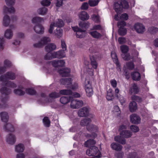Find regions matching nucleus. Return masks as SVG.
Segmentation results:
<instances>
[{"label": "nucleus", "instance_id": "obj_1", "mask_svg": "<svg viewBox=\"0 0 158 158\" xmlns=\"http://www.w3.org/2000/svg\"><path fill=\"white\" fill-rule=\"evenodd\" d=\"M3 82L2 84V85L4 86L2 87L0 89L1 92L2 94L7 95L10 94L11 93V89L6 87L5 86L13 88L16 87V84L13 82L7 81L6 82Z\"/></svg>", "mask_w": 158, "mask_h": 158}, {"label": "nucleus", "instance_id": "obj_2", "mask_svg": "<svg viewBox=\"0 0 158 158\" xmlns=\"http://www.w3.org/2000/svg\"><path fill=\"white\" fill-rule=\"evenodd\" d=\"M114 6L115 10L118 13L122 12L123 8L127 9L129 7L128 2L126 0H121L115 2Z\"/></svg>", "mask_w": 158, "mask_h": 158}, {"label": "nucleus", "instance_id": "obj_3", "mask_svg": "<svg viewBox=\"0 0 158 158\" xmlns=\"http://www.w3.org/2000/svg\"><path fill=\"white\" fill-rule=\"evenodd\" d=\"M86 154L89 156H94L96 158H100L102 154L98 148L95 146L91 147L86 152Z\"/></svg>", "mask_w": 158, "mask_h": 158}, {"label": "nucleus", "instance_id": "obj_4", "mask_svg": "<svg viewBox=\"0 0 158 158\" xmlns=\"http://www.w3.org/2000/svg\"><path fill=\"white\" fill-rule=\"evenodd\" d=\"M16 78L15 73L10 72H7L4 75H1L0 77V81L2 82H6L9 79L14 80Z\"/></svg>", "mask_w": 158, "mask_h": 158}, {"label": "nucleus", "instance_id": "obj_5", "mask_svg": "<svg viewBox=\"0 0 158 158\" xmlns=\"http://www.w3.org/2000/svg\"><path fill=\"white\" fill-rule=\"evenodd\" d=\"M73 31L76 32V35L77 37L78 38H84L85 35V30L82 29L78 26L72 27Z\"/></svg>", "mask_w": 158, "mask_h": 158}, {"label": "nucleus", "instance_id": "obj_6", "mask_svg": "<svg viewBox=\"0 0 158 158\" xmlns=\"http://www.w3.org/2000/svg\"><path fill=\"white\" fill-rule=\"evenodd\" d=\"M85 88L87 96L91 97L93 94V90L91 84L89 80L85 79Z\"/></svg>", "mask_w": 158, "mask_h": 158}, {"label": "nucleus", "instance_id": "obj_7", "mask_svg": "<svg viewBox=\"0 0 158 158\" xmlns=\"http://www.w3.org/2000/svg\"><path fill=\"white\" fill-rule=\"evenodd\" d=\"M50 41V39L49 37H44L38 43L34 44L33 46L36 48H41Z\"/></svg>", "mask_w": 158, "mask_h": 158}, {"label": "nucleus", "instance_id": "obj_8", "mask_svg": "<svg viewBox=\"0 0 158 158\" xmlns=\"http://www.w3.org/2000/svg\"><path fill=\"white\" fill-rule=\"evenodd\" d=\"M89 113V108L87 107H83L79 110L78 115L80 117H86L88 116Z\"/></svg>", "mask_w": 158, "mask_h": 158}, {"label": "nucleus", "instance_id": "obj_9", "mask_svg": "<svg viewBox=\"0 0 158 158\" xmlns=\"http://www.w3.org/2000/svg\"><path fill=\"white\" fill-rule=\"evenodd\" d=\"M83 103L82 100H72L71 102V106L73 109L79 108L82 106Z\"/></svg>", "mask_w": 158, "mask_h": 158}, {"label": "nucleus", "instance_id": "obj_10", "mask_svg": "<svg viewBox=\"0 0 158 158\" xmlns=\"http://www.w3.org/2000/svg\"><path fill=\"white\" fill-rule=\"evenodd\" d=\"M130 122L133 124H138L140 123L141 118L136 114H133L130 116Z\"/></svg>", "mask_w": 158, "mask_h": 158}, {"label": "nucleus", "instance_id": "obj_11", "mask_svg": "<svg viewBox=\"0 0 158 158\" xmlns=\"http://www.w3.org/2000/svg\"><path fill=\"white\" fill-rule=\"evenodd\" d=\"M70 70L68 68H61L60 69L58 72L62 77H66L69 76Z\"/></svg>", "mask_w": 158, "mask_h": 158}, {"label": "nucleus", "instance_id": "obj_12", "mask_svg": "<svg viewBox=\"0 0 158 158\" xmlns=\"http://www.w3.org/2000/svg\"><path fill=\"white\" fill-rule=\"evenodd\" d=\"M134 28L136 31L138 33H142L145 31L144 26L143 24L139 23H135L134 26Z\"/></svg>", "mask_w": 158, "mask_h": 158}, {"label": "nucleus", "instance_id": "obj_13", "mask_svg": "<svg viewBox=\"0 0 158 158\" xmlns=\"http://www.w3.org/2000/svg\"><path fill=\"white\" fill-rule=\"evenodd\" d=\"M52 65L55 67H60L63 66L65 64L64 60H54L52 61Z\"/></svg>", "mask_w": 158, "mask_h": 158}, {"label": "nucleus", "instance_id": "obj_14", "mask_svg": "<svg viewBox=\"0 0 158 158\" xmlns=\"http://www.w3.org/2000/svg\"><path fill=\"white\" fill-rule=\"evenodd\" d=\"M34 30L37 33L42 34L44 32V28L40 24H37L34 28Z\"/></svg>", "mask_w": 158, "mask_h": 158}, {"label": "nucleus", "instance_id": "obj_15", "mask_svg": "<svg viewBox=\"0 0 158 158\" xmlns=\"http://www.w3.org/2000/svg\"><path fill=\"white\" fill-rule=\"evenodd\" d=\"M72 79L71 78H62L60 80V82L62 84L66 85L67 88H70L72 83Z\"/></svg>", "mask_w": 158, "mask_h": 158}, {"label": "nucleus", "instance_id": "obj_16", "mask_svg": "<svg viewBox=\"0 0 158 158\" xmlns=\"http://www.w3.org/2000/svg\"><path fill=\"white\" fill-rule=\"evenodd\" d=\"M53 56L55 58H62L65 57L64 51L60 50L53 53Z\"/></svg>", "mask_w": 158, "mask_h": 158}, {"label": "nucleus", "instance_id": "obj_17", "mask_svg": "<svg viewBox=\"0 0 158 158\" xmlns=\"http://www.w3.org/2000/svg\"><path fill=\"white\" fill-rule=\"evenodd\" d=\"M6 140L8 143L12 145L15 142V135L11 133H10L8 136H7Z\"/></svg>", "mask_w": 158, "mask_h": 158}, {"label": "nucleus", "instance_id": "obj_18", "mask_svg": "<svg viewBox=\"0 0 158 158\" xmlns=\"http://www.w3.org/2000/svg\"><path fill=\"white\" fill-rule=\"evenodd\" d=\"M79 17L80 19L82 21L87 20L89 19V16L85 11H82L80 13Z\"/></svg>", "mask_w": 158, "mask_h": 158}, {"label": "nucleus", "instance_id": "obj_19", "mask_svg": "<svg viewBox=\"0 0 158 158\" xmlns=\"http://www.w3.org/2000/svg\"><path fill=\"white\" fill-rule=\"evenodd\" d=\"M129 93L131 94H136L139 92V89L137 85L135 83L133 84L132 86L130 87Z\"/></svg>", "mask_w": 158, "mask_h": 158}, {"label": "nucleus", "instance_id": "obj_20", "mask_svg": "<svg viewBox=\"0 0 158 158\" xmlns=\"http://www.w3.org/2000/svg\"><path fill=\"white\" fill-rule=\"evenodd\" d=\"M120 135L124 138H128L131 137L132 135V132L130 131L125 130L120 133Z\"/></svg>", "mask_w": 158, "mask_h": 158}, {"label": "nucleus", "instance_id": "obj_21", "mask_svg": "<svg viewBox=\"0 0 158 158\" xmlns=\"http://www.w3.org/2000/svg\"><path fill=\"white\" fill-rule=\"evenodd\" d=\"M129 107V110L131 112L135 111L138 107L136 103L134 101H132L130 103Z\"/></svg>", "mask_w": 158, "mask_h": 158}, {"label": "nucleus", "instance_id": "obj_22", "mask_svg": "<svg viewBox=\"0 0 158 158\" xmlns=\"http://www.w3.org/2000/svg\"><path fill=\"white\" fill-rule=\"evenodd\" d=\"M56 48V46L53 43L48 44L45 47L46 51L48 52H50L55 50Z\"/></svg>", "mask_w": 158, "mask_h": 158}, {"label": "nucleus", "instance_id": "obj_23", "mask_svg": "<svg viewBox=\"0 0 158 158\" xmlns=\"http://www.w3.org/2000/svg\"><path fill=\"white\" fill-rule=\"evenodd\" d=\"M110 147L112 149L116 151H120L123 148L121 145L116 143H112L110 145Z\"/></svg>", "mask_w": 158, "mask_h": 158}, {"label": "nucleus", "instance_id": "obj_24", "mask_svg": "<svg viewBox=\"0 0 158 158\" xmlns=\"http://www.w3.org/2000/svg\"><path fill=\"white\" fill-rule=\"evenodd\" d=\"M89 58L91 65L94 69H96L98 66L96 58L93 56H90Z\"/></svg>", "mask_w": 158, "mask_h": 158}, {"label": "nucleus", "instance_id": "obj_25", "mask_svg": "<svg viewBox=\"0 0 158 158\" xmlns=\"http://www.w3.org/2000/svg\"><path fill=\"white\" fill-rule=\"evenodd\" d=\"M90 23L88 22H85L83 21H80L79 23V26L81 28L84 30H86L89 27Z\"/></svg>", "mask_w": 158, "mask_h": 158}, {"label": "nucleus", "instance_id": "obj_26", "mask_svg": "<svg viewBox=\"0 0 158 158\" xmlns=\"http://www.w3.org/2000/svg\"><path fill=\"white\" fill-rule=\"evenodd\" d=\"M72 97L69 96H63L60 99V102L64 104H65L69 102L71 99Z\"/></svg>", "mask_w": 158, "mask_h": 158}, {"label": "nucleus", "instance_id": "obj_27", "mask_svg": "<svg viewBox=\"0 0 158 158\" xmlns=\"http://www.w3.org/2000/svg\"><path fill=\"white\" fill-rule=\"evenodd\" d=\"M131 77L133 80L139 81L140 79L141 75L138 72H134L131 73Z\"/></svg>", "mask_w": 158, "mask_h": 158}, {"label": "nucleus", "instance_id": "obj_28", "mask_svg": "<svg viewBox=\"0 0 158 158\" xmlns=\"http://www.w3.org/2000/svg\"><path fill=\"white\" fill-rule=\"evenodd\" d=\"M114 140L122 144L123 145L126 144V139L121 135L115 136Z\"/></svg>", "mask_w": 158, "mask_h": 158}, {"label": "nucleus", "instance_id": "obj_29", "mask_svg": "<svg viewBox=\"0 0 158 158\" xmlns=\"http://www.w3.org/2000/svg\"><path fill=\"white\" fill-rule=\"evenodd\" d=\"M1 119L2 121L6 123L8 121L9 116L8 113L6 112H2L0 113Z\"/></svg>", "mask_w": 158, "mask_h": 158}, {"label": "nucleus", "instance_id": "obj_30", "mask_svg": "<svg viewBox=\"0 0 158 158\" xmlns=\"http://www.w3.org/2000/svg\"><path fill=\"white\" fill-rule=\"evenodd\" d=\"M91 122V120L90 118H84L81 120L80 124L82 126H87Z\"/></svg>", "mask_w": 158, "mask_h": 158}, {"label": "nucleus", "instance_id": "obj_31", "mask_svg": "<svg viewBox=\"0 0 158 158\" xmlns=\"http://www.w3.org/2000/svg\"><path fill=\"white\" fill-rule=\"evenodd\" d=\"M89 33L93 38L97 39H99L102 36V35L101 34L95 31H91Z\"/></svg>", "mask_w": 158, "mask_h": 158}, {"label": "nucleus", "instance_id": "obj_32", "mask_svg": "<svg viewBox=\"0 0 158 158\" xmlns=\"http://www.w3.org/2000/svg\"><path fill=\"white\" fill-rule=\"evenodd\" d=\"M95 143V141L93 139H89L85 142V146L89 148L91 147L95 146L94 145Z\"/></svg>", "mask_w": 158, "mask_h": 158}, {"label": "nucleus", "instance_id": "obj_33", "mask_svg": "<svg viewBox=\"0 0 158 158\" xmlns=\"http://www.w3.org/2000/svg\"><path fill=\"white\" fill-rule=\"evenodd\" d=\"M24 149V146L22 143H19L15 146V150L17 152H22Z\"/></svg>", "mask_w": 158, "mask_h": 158}, {"label": "nucleus", "instance_id": "obj_34", "mask_svg": "<svg viewBox=\"0 0 158 158\" xmlns=\"http://www.w3.org/2000/svg\"><path fill=\"white\" fill-rule=\"evenodd\" d=\"M13 35V34L11 29H7L5 32V36L8 39H11Z\"/></svg>", "mask_w": 158, "mask_h": 158}, {"label": "nucleus", "instance_id": "obj_35", "mask_svg": "<svg viewBox=\"0 0 158 158\" xmlns=\"http://www.w3.org/2000/svg\"><path fill=\"white\" fill-rule=\"evenodd\" d=\"M10 21V19L8 15H5L3 19V23L4 26L7 27L9 24Z\"/></svg>", "mask_w": 158, "mask_h": 158}, {"label": "nucleus", "instance_id": "obj_36", "mask_svg": "<svg viewBox=\"0 0 158 158\" xmlns=\"http://www.w3.org/2000/svg\"><path fill=\"white\" fill-rule=\"evenodd\" d=\"M73 93L72 91L70 89H65L60 90L59 92L60 94L62 95H71Z\"/></svg>", "mask_w": 158, "mask_h": 158}, {"label": "nucleus", "instance_id": "obj_37", "mask_svg": "<svg viewBox=\"0 0 158 158\" xmlns=\"http://www.w3.org/2000/svg\"><path fill=\"white\" fill-rule=\"evenodd\" d=\"M4 128L5 130L7 131L13 132L14 131V129L13 126L10 123H8L5 125Z\"/></svg>", "mask_w": 158, "mask_h": 158}, {"label": "nucleus", "instance_id": "obj_38", "mask_svg": "<svg viewBox=\"0 0 158 158\" xmlns=\"http://www.w3.org/2000/svg\"><path fill=\"white\" fill-rule=\"evenodd\" d=\"M15 10L13 7H11L9 8L6 6H4L3 7V11L4 13H6L9 12V13H14L15 12Z\"/></svg>", "mask_w": 158, "mask_h": 158}, {"label": "nucleus", "instance_id": "obj_39", "mask_svg": "<svg viewBox=\"0 0 158 158\" xmlns=\"http://www.w3.org/2000/svg\"><path fill=\"white\" fill-rule=\"evenodd\" d=\"M111 56L113 59L114 62L116 64V66L118 67H120V64L119 62L116 54L115 53L111 54Z\"/></svg>", "mask_w": 158, "mask_h": 158}, {"label": "nucleus", "instance_id": "obj_40", "mask_svg": "<svg viewBox=\"0 0 158 158\" xmlns=\"http://www.w3.org/2000/svg\"><path fill=\"white\" fill-rule=\"evenodd\" d=\"M43 121L45 127H49L50 126V121L48 117H44L43 119Z\"/></svg>", "mask_w": 158, "mask_h": 158}, {"label": "nucleus", "instance_id": "obj_41", "mask_svg": "<svg viewBox=\"0 0 158 158\" xmlns=\"http://www.w3.org/2000/svg\"><path fill=\"white\" fill-rule=\"evenodd\" d=\"M118 32L119 35L124 36L127 33V30L126 28H119Z\"/></svg>", "mask_w": 158, "mask_h": 158}, {"label": "nucleus", "instance_id": "obj_42", "mask_svg": "<svg viewBox=\"0 0 158 158\" xmlns=\"http://www.w3.org/2000/svg\"><path fill=\"white\" fill-rule=\"evenodd\" d=\"M47 11V9L44 7L40 8L37 10L38 13L39 14L43 15L45 14Z\"/></svg>", "mask_w": 158, "mask_h": 158}, {"label": "nucleus", "instance_id": "obj_43", "mask_svg": "<svg viewBox=\"0 0 158 158\" xmlns=\"http://www.w3.org/2000/svg\"><path fill=\"white\" fill-rule=\"evenodd\" d=\"M43 21L42 18L39 17H35L33 18L32 19V23H39Z\"/></svg>", "mask_w": 158, "mask_h": 158}, {"label": "nucleus", "instance_id": "obj_44", "mask_svg": "<svg viewBox=\"0 0 158 158\" xmlns=\"http://www.w3.org/2000/svg\"><path fill=\"white\" fill-rule=\"evenodd\" d=\"M63 30L60 27L57 28L55 32V35L57 36L58 37L60 38L61 37L62 35Z\"/></svg>", "mask_w": 158, "mask_h": 158}, {"label": "nucleus", "instance_id": "obj_45", "mask_svg": "<svg viewBox=\"0 0 158 158\" xmlns=\"http://www.w3.org/2000/svg\"><path fill=\"white\" fill-rule=\"evenodd\" d=\"M14 92L15 94L19 96L23 95L25 94L24 91L20 89H14Z\"/></svg>", "mask_w": 158, "mask_h": 158}, {"label": "nucleus", "instance_id": "obj_46", "mask_svg": "<svg viewBox=\"0 0 158 158\" xmlns=\"http://www.w3.org/2000/svg\"><path fill=\"white\" fill-rule=\"evenodd\" d=\"M64 23L62 19H58L56 21L55 25V26L60 28L62 27L64 25Z\"/></svg>", "mask_w": 158, "mask_h": 158}, {"label": "nucleus", "instance_id": "obj_47", "mask_svg": "<svg viewBox=\"0 0 158 158\" xmlns=\"http://www.w3.org/2000/svg\"><path fill=\"white\" fill-rule=\"evenodd\" d=\"M41 96L42 97L44 98L38 100L37 101V102L39 103L43 104L45 102L46 100L47 99L46 95L45 94L42 93L41 94Z\"/></svg>", "mask_w": 158, "mask_h": 158}, {"label": "nucleus", "instance_id": "obj_48", "mask_svg": "<svg viewBox=\"0 0 158 158\" xmlns=\"http://www.w3.org/2000/svg\"><path fill=\"white\" fill-rule=\"evenodd\" d=\"M87 129L89 131H94L97 130V127L95 125L91 124L87 126Z\"/></svg>", "mask_w": 158, "mask_h": 158}, {"label": "nucleus", "instance_id": "obj_49", "mask_svg": "<svg viewBox=\"0 0 158 158\" xmlns=\"http://www.w3.org/2000/svg\"><path fill=\"white\" fill-rule=\"evenodd\" d=\"M120 49L123 54L128 53L129 51L128 47L126 45H122L120 47Z\"/></svg>", "mask_w": 158, "mask_h": 158}, {"label": "nucleus", "instance_id": "obj_50", "mask_svg": "<svg viewBox=\"0 0 158 158\" xmlns=\"http://www.w3.org/2000/svg\"><path fill=\"white\" fill-rule=\"evenodd\" d=\"M99 2L98 0H89L88 3L90 6H94L98 4Z\"/></svg>", "mask_w": 158, "mask_h": 158}, {"label": "nucleus", "instance_id": "obj_51", "mask_svg": "<svg viewBox=\"0 0 158 158\" xmlns=\"http://www.w3.org/2000/svg\"><path fill=\"white\" fill-rule=\"evenodd\" d=\"M131 98L133 101H135L138 102H140L142 101V98L137 95H133Z\"/></svg>", "mask_w": 158, "mask_h": 158}, {"label": "nucleus", "instance_id": "obj_52", "mask_svg": "<svg viewBox=\"0 0 158 158\" xmlns=\"http://www.w3.org/2000/svg\"><path fill=\"white\" fill-rule=\"evenodd\" d=\"M115 96L118 99H119L122 105H123V103H125L126 100L123 96L121 95H118V94H116Z\"/></svg>", "mask_w": 158, "mask_h": 158}, {"label": "nucleus", "instance_id": "obj_53", "mask_svg": "<svg viewBox=\"0 0 158 158\" xmlns=\"http://www.w3.org/2000/svg\"><path fill=\"white\" fill-rule=\"evenodd\" d=\"M7 99L6 97L2 98L1 102L2 104L0 103V108H4L6 107V105L5 104V103L7 101Z\"/></svg>", "mask_w": 158, "mask_h": 158}, {"label": "nucleus", "instance_id": "obj_54", "mask_svg": "<svg viewBox=\"0 0 158 158\" xmlns=\"http://www.w3.org/2000/svg\"><path fill=\"white\" fill-rule=\"evenodd\" d=\"M26 91L27 94L31 95H34L36 94V91L33 89L28 88Z\"/></svg>", "mask_w": 158, "mask_h": 158}, {"label": "nucleus", "instance_id": "obj_55", "mask_svg": "<svg viewBox=\"0 0 158 158\" xmlns=\"http://www.w3.org/2000/svg\"><path fill=\"white\" fill-rule=\"evenodd\" d=\"M121 56L125 60H128L130 59V55L129 53L122 54Z\"/></svg>", "mask_w": 158, "mask_h": 158}, {"label": "nucleus", "instance_id": "obj_56", "mask_svg": "<svg viewBox=\"0 0 158 158\" xmlns=\"http://www.w3.org/2000/svg\"><path fill=\"white\" fill-rule=\"evenodd\" d=\"M54 56H53V53L52 54L50 52H48L45 56L44 58L46 60H51L53 58H54Z\"/></svg>", "mask_w": 158, "mask_h": 158}, {"label": "nucleus", "instance_id": "obj_57", "mask_svg": "<svg viewBox=\"0 0 158 158\" xmlns=\"http://www.w3.org/2000/svg\"><path fill=\"white\" fill-rule=\"evenodd\" d=\"M127 158H139L136 152H130L127 156Z\"/></svg>", "mask_w": 158, "mask_h": 158}, {"label": "nucleus", "instance_id": "obj_58", "mask_svg": "<svg viewBox=\"0 0 158 158\" xmlns=\"http://www.w3.org/2000/svg\"><path fill=\"white\" fill-rule=\"evenodd\" d=\"M126 23L123 21H119L117 23V26L118 28H125L126 25Z\"/></svg>", "mask_w": 158, "mask_h": 158}, {"label": "nucleus", "instance_id": "obj_59", "mask_svg": "<svg viewBox=\"0 0 158 158\" xmlns=\"http://www.w3.org/2000/svg\"><path fill=\"white\" fill-rule=\"evenodd\" d=\"M106 98L108 101L111 100L114 98L113 94L111 91L107 92Z\"/></svg>", "mask_w": 158, "mask_h": 158}, {"label": "nucleus", "instance_id": "obj_60", "mask_svg": "<svg viewBox=\"0 0 158 158\" xmlns=\"http://www.w3.org/2000/svg\"><path fill=\"white\" fill-rule=\"evenodd\" d=\"M49 96L52 98H56L60 96L59 93L56 92H52L49 94Z\"/></svg>", "mask_w": 158, "mask_h": 158}, {"label": "nucleus", "instance_id": "obj_61", "mask_svg": "<svg viewBox=\"0 0 158 158\" xmlns=\"http://www.w3.org/2000/svg\"><path fill=\"white\" fill-rule=\"evenodd\" d=\"M130 129L134 132H137L139 131L138 127L136 125H132L130 126Z\"/></svg>", "mask_w": 158, "mask_h": 158}, {"label": "nucleus", "instance_id": "obj_62", "mask_svg": "<svg viewBox=\"0 0 158 158\" xmlns=\"http://www.w3.org/2000/svg\"><path fill=\"white\" fill-rule=\"evenodd\" d=\"M126 65L127 68L130 70H132L134 68V65L132 62H129L127 63Z\"/></svg>", "mask_w": 158, "mask_h": 158}, {"label": "nucleus", "instance_id": "obj_63", "mask_svg": "<svg viewBox=\"0 0 158 158\" xmlns=\"http://www.w3.org/2000/svg\"><path fill=\"white\" fill-rule=\"evenodd\" d=\"M41 3L42 6H48L50 5L51 2L48 0H43L41 2Z\"/></svg>", "mask_w": 158, "mask_h": 158}, {"label": "nucleus", "instance_id": "obj_64", "mask_svg": "<svg viewBox=\"0 0 158 158\" xmlns=\"http://www.w3.org/2000/svg\"><path fill=\"white\" fill-rule=\"evenodd\" d=\"M4 67H6V68H8L10 67L11 65V62L7 60H5L4 63Z\"/></svg>", "mask_w": 158, "mask_h": 158}]
</instances>
